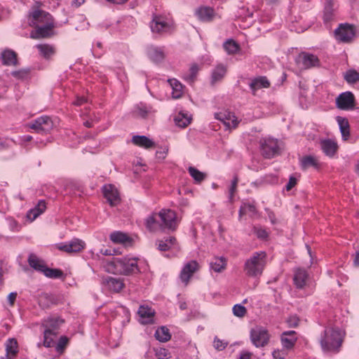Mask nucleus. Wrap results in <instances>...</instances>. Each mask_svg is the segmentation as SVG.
<instances>
[{
	"instance_id": "obj_1",
	"label": "nucleus",
	"mask_w": 359,
	"mask_h": 359,
	"mask_svg": "<svg viewBox=\"0 0 359 359\" xmlns=\"http://www.w3.org/2000/svg\"><path fill=\"white\" fill-rule=\"evenodd\" d=\"M344 332L338 327H326L320 343L325 352L339 353L344 341Z\"/></svg>"
},
{
	"instance_id": "obj_2",
	"label": "nucleus",
	"mask_w": 359,
	"mask_h": 359,
	"mask_svg": "<svg viewBox=\"0 0 359 359\" xmlns=\"http://www.w3.org/2000/svg\"><path fill=\"white\" fill-rule=\"evenodd\" d=\"M266 264V252L264 251L255 252L245 261L243 270L248 276L257 277L262 275Z\"/></svg>"
},
{
	"instance_id": "obj_3",
	"label": "nucleus",
	"mask_w": 359,
	"mask_h": 359,
	"mask_svg": "<svg viewBox=\"0 0 359 359\" xmlns=\"http://www.w3.org/2000/svg\"><path fill=\"white\" fill-rule=\"evenodd\" d=\"M114 273L128 276L140 271L136 258H115L109 264Z\"/></svg>"
},
{
	"instance_id": "obj_4",
	"label": "nucleus",
	"mask_w": 359,
	"mask_h": 359,
	"mask_svg": "<svg viewBox=\"0 0 359 359\" xmlns=\"http://www.w3.org/2000/svg\"><path fill=\"white\" fill-rule=\"evenodd\" d=\"M28 263L32 268L43 273L48 278H60L63 276L62 270L48 268L42 260L32 253L29 256Z\"/></svg>"
},
{
	"instance_id": "obj_5",
	"label": "nucleus",
	"mask_w": 359,
	"mask_h": 359,
	"mask_svg": "<svg viewBox=\"0 0 359 359\" xmlns=\"http://www.w3.org/2000/svg\"><path fill=\"white\" fill-rule=\"evenodd\" d=\"M28 22L31 27H36L43 25H48V22L55 23L54 18L48 12L39 8V6H34L28 15Z\"/></svg>"
},
{
	"instance_id": "obj_6",
	"label": "nucleus",
	"mask_w": 359,
	"mask_h": 359,
	"mask_svg": "<svg viewBox=\"0 0 359 359\" xmlns=\"http://www.w3.org/2000/svg\"><path fill=\"white\" fill-rule=\"evenodd\" d=\"M159 212L161 231H175L178 226V221L175 211L170 209H163Z\"/></svg>"
},
{
	"instance_id": "obj_7",
	"label": "nucleus",
	"mask_w": 359,
	"mask_h": 359,
	"mask_svg": "<svg viewBox=\"0 0 359 359\" xmlns=\"http://www.w3.org/2000/svg\"><path fill=\"white\" fill-rule=\"evenodd\" d=\"M250 339L256 347H264L269 344L270 334L265 327L256 326L250 330Z\"/></svg>"
},
{
	"instance_id": "obj_8",
	"label": "nucleus",
	"mask_w": 359,
	"mask_h": 359,
	"mask_svg": "<svg viewBox=\"0 0 359 359\" xmlns=\"http://www.w3.org/2000/svg\"><path fill=\"white\" fill-rule=\"evenodd\" d=\"M295 62L301 69H307L320 66L318 57L313 54L306 52L300 53L296 57Z\"/></svg>"
},
{
	"instance_id": "obj_9",
	"label": "nucleus",
	"mask_w": 359,
	"mask_h": 359,
	"mask_svg": "<svg viewBox=\"0 0 359 359\" xmlns=\"http://www.w3.org/2000/svg\"><path fill=\"white\" fill-rule=\"evenodd\" d=\"M260 147L262 155L266 158H271L280 154V147L277 140L272 138L262 139Z\"/></svg>"
},
{
	"instance_id": "obj_10",
	"label": "nucleus",
	"mask_w": 359,
	"mask_h": 359,
	"mask_svg": "<svg viewBox=\"0 0 359 359\" xmlns=\"http://www.w3.org/2000/svg\"><path fill=\"white\" fill-rule=\"evenodd\" d=\"M355 35L354 26L348 23L340 24L339 27L334 30V36L339 42L348 43L354 38Z\"/></svg>"
},
{
	"instance_id": "obj_11",
	"label": "nucleus",
	"mask_w": 359,
	"mask_h": 359,
	"mask_svg": "<svg viewBox=\"0 0 359 359\" xmlns=\"http://www.w3.org/2000/svg\"><path fill=\"white\" fill-rule=\"evenodd\" d=\"M29 128L38 133L46 134L53 128V123L48 116L39 117L29 123Z\"/></svg>"
},
{
	"instance_id": "obj_12",
	"label": "nucleus",
	"mask_w": 359,
	"mask_h": 359,
	"mask_svg": "<svg viewBox=\"0 0 359 359\" xmlns=\"http://www.w3.org/2000/svg\"><path fill=\"white\" fill-rule=\"evenodd\" d=\"M336 106L341 110L353 109L355 106L354 95L350 92H344L336 98Z\"/></svg>"
},
{
	"instance_id": "obj_13",
	"label": "nucleus",
	"mask_w": 359,
	"mask_h": 359,
	"mask_svg": "<svg viewBox=\"0 0 359 359\" xmlns=\"http://www.w3.org/2000/svg\"><path fill=\"white\" fill-rule=\"evenodd\" d=\"M172 23L168 22L165 18L162 15H155L150 23V27L152 32L162 34L169 32L172 28Z\"/></svg>"
},
{
	"instance_id": "obj_14",
	"label": "nucleus",
	"mask_w": 359,
	"mask_h": 359,
	"mask_svg": "<svg viewBox=\"0 0 359 359\" xmlns=\"http://www.w3.org/2000/svg\"><path fill=\"white\" fill-rule=\"evenodd\" d=\"M64 320L59 317L50 316L43 320L41 326L44 328L45 335L47 336L49 332L58 334V330ZM47 339V337H46Z\"/></svg>"
},
{
	"instance_id": "obj_15",
	"label": "nucleus",
	"mask_w": 359,
	"mask_h": 359,
	"mask_svg": "<svg viewBox=\"0 0 359 359\" xmlns=\"http://www.w3.org/2000/svg\"><path fill=\"white\" fill-rule=\"evenodd\" d=\"M215 118L223 123L228 129L236 128L239 123L235 114L229 111L215 113Z\"/></svg>"
},
{
	"instance_id": "obj_16",
	"label": "nucleus",
	"mask_w": 359,
	"mask_h": 359,
	"mask_svg": "<svg viewBox=\"0 0 359 359\" xmlns=\"http://www.w3.org/2000/svg\"><path fill=\"white\" fill-rule=\"evenodd\" d=\"M104 197L107 199L111 206L118 205L121 198L117 189L112 184H105L102 187Z\"/></svg>"
},
{
	"instance_id": "obj_17",
	"label": "nucleus",
	"mask_w": 359,
	"mask_h": 359,
	"mask_svg": "<svg viewBox=\"0 0 359 359\" xmlns=\"http://www.w3.org/2000/svg\"><path fill=\"white\" fill-rule=\"evenodd\" d=\"M34 32L31 33L32 39L49 38L53 36V29L55 23L48 22V25L36 26Z\"/></svg>"
},
{
	"instance_id": "obj_18",
	"label": "nucleus",
	"mask_w": 359,
	"mask_h": 359,
	"mask_svg": "<svg viewBox=\"0 0 359 359\" xmlns=\"http://www.w3.org/2000/svg\"><path fill=\"white\" fill-rule=\"evenodd\" d=\"M85 243L78 238H74L65 244H60L57 248L67 253H74L81 252L85 248Z\"/></svg>"
},
{
	"instance_id": "obj_19",
	"label": "nucleus",
	"mask_w": 359,
	"mask_h": 359,
	"mask_svg": "<svg viewBox=\"0 0 359 359\" xmlns=\"http://www.w3.org/2000/svg\"><path fill=\"white\" fill-rule=\"evenodd\" d=\"M156 245L157 249L162 252L168 251L172 249L180 250L179 244L175 236H169L164 239L157 240Z\"/></svg>"
},
{
	"instance_id": "obj_20",
	"label": "nucleus",
	"mask_w": 359,
	"mask_h": 359,
	"mask_svg": "<svg viewBox=\"0 0 359 359\" xmlns=\"http://www.w3.org/2000/svg\"><path fill=\"white\" fill-rule=\"evenodd\" d=\"M198 264L196 261L192 260L187 263L180 273V278L186 285L188 283L190 278L198 270Z\"/></svg>"
},
{
	"instance_id": "obj_21",
	"label": "nucleus",
	"mask_w": 359,
	"mask_h": 359,
	"mask_svg": "<svg viewBox=\"0 0 359 359\" xmlns=\"http://www.w3.org/2000/svg\"><path fill=\"white\" fill-rule=\"evenodd\" d=\"M137 313L140 316L141 323L151 324L154 323L155 311L151 307L140 306Z\"/></svg>"
},
{
	"instance_id": "obj_22",
	"label": "nucleus",
	"mask_w": 359,
	"mask_h": 359,
	"mask_svg": "<svg viewBox=\"0 0 359 359\" xmlns=\"http://www.w3.org/2000/svg\"><path fill=\"white\" fill-rule=\"evenodd\" d=\"M320 147L324 154L330 157L334 156L338 149L337 143L330 139H325L320 141Z\"/></svg>"
},
{
	"instance_id": "obj_23",
	"label": "nucleus",
	"mask_w": 359,
	"mask_h": 359,
	"mask_svg": "<svg viewBox=\"0 0 359 359\" xmlns=\"http://www.w3.org/2000/svg\"><path fill=\"white\" fill-rule=\"evenodd\" d=\"M158 216H159V212H154L147 218L145 224L149 231L154 232L161 230L160 217Z\"/></svg>"
},
{
	"instance_id": "obj_24",
	"label": "nucleus",
	"mask_w": 359,
	"mask_h": 359,
	"mask_svg": "<svg viewBox=\"0 0 359 359\" xmlns=\"http://www.w3.org/2000/svg\"><path fill=\"white\" fill-rule=\"evenodd\" d=\"M309 275L307 271L305 269L298 268L294 271V283L297 288L302 289L303 288L306 283V280L308 279Z\"/></svg>"
},
{
	"instance_id": "obj_25",
	"label": "nucleus",
	"mask_w": 359,
	"mask_h": 359,
	"mask_svg": "<svg viewBox=\"0 0 359 359\" xmlns=\"http://www.w3.org/2000/svg\"><path fill=\"white\" fill-rule=\"evenodd\" d=\"M196 15L201 21L210 22L215 16V11L210 7H200L196 11Z\"/></svg>"
},
{
	"instance_id": "obj_26",
	"label": "nucleus",
	"mask_w": 359,
	"mask_h": 359,
	"mask_svg": "<svg viewBox=\"0 0 359 359\" xmlns=\"http://www.w3.org/2000/svg\"><path fill=\"white\" fill-rule=\"evenodd\" d=\"M46 209V203L44 200H41L37 205L29 210L27 214V217L31 222L34 221L37 217L42 214Z\"/></svg>"
},
{
	"instance_id": "obj_27",
	"label": "nucleus",
	"mask_w": 359,
	"mask_h": 359,
	"mask_svg": "<svg viewBox=\"0 0 359 359\" xmlns=\"http://www.w3.org/2000/svg\"><path fill=\"white\" fill-rule=\"evenodd\" d=\"M104 283L108 289L114 292H119L125 285L121 278L114 277L107 278L104 280Z\"/></svg>"
},
{
	"instance_id": "obj_28",
	"label": "nucleus",
	"mask_w": 359,
	"mask_h": 359,
	"mask_svg": "<svg viewBox=\"0 0 359 359\" xmlns=\"http://www.w3.org/2000/svg\"><path fill=\"white\" fill-rule=\"evenodd\" d=\"M6 358L1 359H13L18 353V341L15 339H9L6 345Z\"/></svg>"
},
{
	"instance_id": "obj_29",
	"label": "nucleus",
	"mask_w": 359,
	"mask_h": 359,
	"mask_svg": "<svg viewBox=\"0 0 359 359\" xmlns=\"http://www.w3.org/2000/svg\"><path fill=\"white\" fill-rule=\"evenodd\" d=\"M2 63L7 66H16L18 64L17 54L12 50H6L1 53Z\"/></svg>"
},
{
	"instance_id": "obj_30",
	"label": "nucleus",
	"mask_w": 359,
	"mask_h": 359,
	"mask_svg": "<svg viewBox=\"0 0 359 359\" xmlns=\"http://www.w3.org/2000/svg\"><path fill=\"white\" fill-rule=\"evenodd\" d=\"M296 332L294 331L284 332L281 336V342L284 348L287 349L292 348L296 341Z\"/></svg>"
},
{
	"instance_id": "obj_31",
	"label": "nucleus",
	"mask_w": 359,
	"mask_h": 359,
	"mask_svg": "<svg viewBox=\"0 0 359 359\" xmlns=\"http://www.w3.org/2000/svg\"><path fill=\"white\" fill-rule=\"evenodd\" d=\"M270 86V83L266 76H259L254 79L250 84V88L252 91L253 95L257 90L261 88H266Z\"/></svg>"
},
{
	"instance_id": "obj_32",
	"label": "nucleus",
	"mask_w": 359,
	"mask_h": 359,
	"mask_svg": "<svg viewBox=\"0 0 359 359\" xmlns=\"http://www.w3.org/2000/svg\"><path fill=\"white\" fill-rule=\"evenodd\" d=\"M110 239L114 243H120L125 245H130L133 241L130 236L121 231H114L111 233Z\"/></svg>"
},
{
	"instance_id": "obj_33",
	"label": "nucleus",
	"mask_w": 359,
	"mask_h": 359,
	"mask_svg": "<svg viewBox=\"0 0 359 359\" xmlns=\"http://www.w3.org/2000/svg\"><path fill=\"white\" fill-rule=\"evenodd\" d=\"M132 142L136 146L145 149L152 148L155 145L151 140L144 135H134L132 138Z\"/></svg>"
},
{
	"instance_id": "obj_34",
	"label": "nucleus",
	"mask_w": 359,
	"mask_h": 359,
	"mask_svg": "<svg viewBox=\"0 0 359 359\" xmlns=\"http://www.w3.org/2000/svg\"><path fill=\"white\" fill-rule=\"evenodd\" d=\"M300 165L302 170H305L309 168H313L318 169L320 168V163L318 159L313 156H303L300 161Z\"/></svg>"
},
{
	"instance_id": "obj_35",
	"label": "nucleus",
	"mask_w": 359,
	"mask_h": 359,
	"mask_svg": "<svg viewBox=\"0 0 359 359\" xmlns=\"http://www.w3.org/2000/svg\"><path fill=\"white\" fill-rule=\"evenodd\" d=\"M336 119L339 126L342 139L347 140L350 137V125L348 119L341 116H337Z\"/></svg>"
},
{
	"instance_id": "obj_36",
	"label": "nucleus",
	"mask_w": 359,
	"mask_h": 359,
	"mask_svg": "<svg viewBox=\"0 0 359 359\" xmlns=\"http://www.w3.org/2000/svg\"><path fill=\"white\" fill-rule=\"evenodd\" d=\"M39 305L43 308H48L51 305H55L58 303V298L53 294L44 293L39 297Z\"/></svg>"
},
{
	"instance_id": "obj_37",
	"label": "nucleus",
	"mask_w": 359,
	"mask_h": 359,
	"mask_svg": "<svg viewBox=\"0 0 359 359\" xmlns=\"http://www.w3.org/2000/svg\"><path fill=\"white\" fill-rule=\"evenodd\" d=\"M152 111L153 109L151 106L140 102L135 107L133 114L136 116L146 118Z\"/></svg>"
},
{
	"instance_id": "obj_38",
	"label": "nucleus",
	"mask_w": 359,
	"mask_h": 359,
	"mask_svg": "<svg viewBox=\"0 0 359 359\" xmlns=\"http://www.w3.org/2000/svg\"><path fill=\"white\" fill-rule=\"evenodd\" d=\"M226 69L223 65H218L212 71L211 76L212 85L215 84L217 82L221 81L226 74Z\"/></svg>"
},
{
	"instance_id": "obj_39",
	"label": "nucleus",
	"mask_w": 359,
	"mask_h": 359,
	"mask_svg": "<svg viewBox=\"0 0 359 359\" xmlns=\"http://www.w3.org/2000/svg\"><path fill=\"white\" fill-rule=\"evenodd\" d=\"M36 47L39 50L40 55L46 59H49L55 53V47L48 43L38 44Z\"/></svg>"
},
{
	"instance_id": "obj_40",
	"label": "nucleus",
	"mask_w": 359,
	"mask_h": 359,
	"mask_svg": "<svg viewBox=\"0 0 359 359\" xmlns=\"http://www.w3.org/2000/svg\"><path fill=\"white\" fill-rule=\"evenodd\" d=\"M168 82L172 89V97L175 99L181 97L183 93V86L182 83L175 79H169Z\"/></svg>"
},
{
	"instance_id": "obj_41",
	"label": "nucleus",
	"mask_w": 359,
	"mask_h": 359,
	"mask_svg": "<svg viewBox=\"0 0 359 359\" xmlns=\"http://www.w3.org/2000/svg\"><path fill=\"white\" fill-rule=\"evenodd\" d=\"M154 335L156 339L161 342H166L171 338L169 330L165 326L157 329Z\"/></svg>"
},
{
	"instance_id": "obj_42",
	"label": "nucleus",
	"mask_w": 359,
	"mask_h": 359,
	"mask_svg": "<svg viewBox=\"0 0 359 359\" xmlns=\"http://www.w3.org/2000/svg\"><path fill=\"white\" fill-rule=\"evenodd\" d=\"M226 266V259L223 257H216L215 259L210 262V268L214 271L219 273L222 272L224 269H225Z\"/></svg>"
},
{
	"instance_id": "obj_43",
	"label": "nucleus",
	"mask_w": 359,
	"mask_h": 359,
	"mask_svg": "<svg viewBox=\"0 0 359 359\" xmlns=\"http://www.w3.org/2000/svg\"><path fill=\"white\" fill-rule=\"evenodd\" d=\"M148 55L154 62H161L164 59V53L163 50L155 47H151L149 48Z\"/></svg>"
},
{
	"instance_id": "obj_44",
	"label": "nucleus",
	"mask_w": 359,
	"mask_h": 359,
	"mask_svg": "<svg viewBox=\"0 0 359 359\" xmlns=\"http://www.w3.org/2000/svg\"><path fill=\"white\" fill-rule=\"evenodd\" d=\"M191 118L187 114L180 112L175 118V124L180 128H185L190 124Z\"/></svg>"
},
{
	"instance_id": "obj_45",
	"label": "nucleus",
	"mask_w": 359,
	"mask_h": 359,
	"mask_svg": "<svg viewBox=\"0 0 359 359\" xmlns=\"http://www.w3.org/2000/svg\"><path fill=\"white\" fill-rule=\"evenodd\" d=\"M57 334L53 333V332H49L48 334L47 335V339L46 338V335H45V330L43 331V341L42 343L39 342L37 344V346L39 348H41V346H43L46 348H50V347H53L55 344V338L57 337Z\"/></svg>"
},
{
	"instance_id": "obj_46",
	"label": "nucleus",
	"mask_w": 359,
	"mask_h": 359,
	"mask_svg": "<svg viewBox=\"0 0 359 359\" xmlns=\"http://www.w3.org/2000/svg\"><path fill=\"white\" fill-rule=\"evenodd\" d=\"M223 46L227 53L230 55L235 54L240 50L239 45L233 39H228Z\"/></svg>"
},
{
	"instance_id": "obj_47",
	"label": "nucleus",
	"mask_w": 359,
	"mask_h": 359,
	"mask_svg": "<svg viewBox=\"0 0 359 359\" xmlns=\"http://www.w3.org/2000/svg\"><path fill=\"white\" fill-rule=\"evenodd\" d=\"M344 80L349 84H353L359 81V73L355 69H349L344 76Z\"/></svg>"
},
{
	"instance_id": "obj_48",
	"label": "nucleus",
	"mask_w": 359,
	"mask_h": 359,
	"mask_svg": "<svg viewBox=\"0 0 359 359\" xmlns=\"http://www.w3.org/2000/svg\"><path fill=\"white\" fill-rule=\"evenodd\" d=\"M188 170L189 175L194 178L196 183H201L206 177V175L204 172L199 171L196 168L189 167Z\"/></svg>"
},
{
	"instance_id": "obj_49",
	"label": "nucleus",
	"mask_w": 359,
	"mask_h": 359,
	"mask_svg": "<svg viewBox=\"0 0 359 359\" xmlns=\"http://www.w3.org/2000/svg\"><path fill=\"white\" fill-rule=\"evenodd\" d=\"M198 67L197 65H192L189 69V73L184 75V79L190 83H194L198 74Z\"/></svg>"
},
{
	"instance_id": "obj_50",
	"label": "nucleus",
	"mask_w": 359,
	"mask_h": 359,
	"mask_svg": "<svg viewBox=\"0 0 359 359\" xmlns=\"http://www.w3.org/2000/svg\"><path fill=\"white\" fill-rule=\"evenodd\" d=\"M29 72L30 71L29 69H22L18 71H13L11 74L13 77L18 80H25L28 78Z\"/></svg>"
},
{
	"instance_id": "obj_51",
	"label": "nucleus",
	"mask_w": 359,
	"mask_h": 359,
	"mask_svg": "<svg viewBox=\"0 0 359 359\" xmlns=\"http://www.w3.org/2000/svg\"><path fill=\"white\" fill-rule=\"evenodd\" d=\"M333 15L332 3L330 0L326 1L324 10V20L325 21H330Z\"/></svg>"
},
{
	"instance_id": "obj_52",
	"label": "nucleus",
	"mask_w": 359,
	"mask_h": 359,
	"mask_svg": "<svg viewBox=\"0 0 359 359\" xmlns=\"http://www.w3.org/2000/svg\"><path fill=\"white\" fill-rule=\"evenodd\" d=\"M68 341L69 339L67 337H61L55 346V350L60 353H62L67 345Z\"/></svg>"
},
{
	"instance_id": "obj_53",
	"label": "nucleus",
	"mask_w": 359,
	"mask_h": 359,
	"mask_svg": "<svg viewBox=\"0 0 359 359\" xmlns=\"http://www.w3.org/2000/svg\"><path fill=\"white\" fill-rule=\"evenodd\" d=\"M247 312L245 306L241 304H236L233 307V313L237 317H243Z\"/></svg>"
},
{
	"instance_id": "obj_54",
	"label": "nucleus",
	"mask_w": 359,
	"mask_h": 359,
	"mask_svg": "<svg viewBox=\"0 0 359 359\" xmlns=\"http://www.w3.org/2000/svg\"><path fill=\"white\" fill-rule=\"evenodd\" d=\"M156 356L158 359H169L170 353L168 349L160 348L156 350Z\"/></svg>"
},
{
	"instance_id": "obj_55",
	"label": "nucleus",
	"mask_w": 359,
	"mask_h": 359,
	"mask_svg": "<svg viewBox=\"0 0 359 359\" xmlns=\"http://www.w3.org/2000/svg\"><path fill=\"white\" fill-rule=\"evenodd\" d=\"M227 346V343L215 337L214 339V347L218 351L224 350Z\"/></svg>"
},
{
	"instance_id": "obj_56",
	"label": "nucleus",
	"mask_w": 359,
	"mask_h": 359,
	"mask_svg": "<svg viewBox=\"0 0 359 359\" xmlns=\"http://www.w3.org/2000/svg\"><path fill=\"white\" fill-rule=\"evenodd\" d=\"M238 183V177L237 175H234L233 179L231 182V185L229 189L230 197L232 198L236 190L237 184Z\"/></svg>"
},
{
	"instance_id": "obj_57",
	"label": "nucleus",
	"mask_w": 359,
	"mask_h": 359,
	"mask_svg": "<svg viewBox=\"0 0 359 359\" xmlns=\"http://www.w3.org/2000/svg\"><path fill=\"white\" fill-rule=\"evenodd\" d=\"M272 355L275 359H285L286 353L285 351L275 350L273 351Z\"/></svg>"
},
{
	"instance_id": "obj_58",
	"label": "nucleus",
	"mask_w": 359,
	"mask_h": 359,
	"mask_svg": "<svg viewBox=\"0 0 359 359\" xmlns=\"http://www.w3.org/2000/svg\"><path fill=\"white\" fill-rule=\"evenodd\" d=\"M297 184V179L294 177L291 176L289 179V182L286 185L287 191L291 190Z\"/></svg>"
},
{
	"instance_id": "obj_59",
	"label": "nucleus",
	"mask_w": 359,
	"mask_h": 359,
	"mask_svg": "<svg viewBox=\"0 0 359 359\" xmlns=\"http://www.w3.org/2000/svg\"><path fill=\"white\" fill-rule=\"evenodd\" d=\"M243 205L244 206L247 212H252L253 214L256 212V208L253 204L243 203Z\"/></svg>"
},
{
	"instance_id": "obj_60",
	"label": "nucleus",
	"mask_w": 359,
	"mask_h": 359,
	"mask_svg": "<svg viewBox=\"0 0 359 359\" xmlns=\"http://www.w3.org/2000/svg\"><path fill=\"white\" fill-rule=\"evenodd\" d=\"M17 292H11L8 296V301L11 306H13L17 297Z\"/></svg>"
},
{
	"instance_id": "obj_61",
	"label": "nucleus",
	"mask_w": 359,
	"mask_h": 359,
	"mask_svg": "<svg viewBox=\"0 0 359 359\" xmlns=\"http://www.w3.org/2000/svg\"><path fill=\"white\" fill-rule=\"evenodd\" d=\"M257 236L259 238H266L268 237V233L264 229H258L256 231Z\"/></svg>"
},
{
	"instance_id": "obj_62",
	"label": "nucleus",
	"mask_w": 359,
	"mask_h": 359,
	"mask_svg": "<svg viewBox=\"0 0 359 359\" xmlns=\"http://www.w3.org/2000/svg\"><path fill=\"white\" fill-rule=\"evenodd\" d=\"M87 102V99L83 97V96H81V97H78L76 100V101H74V104L76 106H81V104H83V103L86 102Z\"/></svg>"
},
{
	"instance_id": "obj_63",
	"label": "nucleus",
	"mask_w": 359,
	"mask_h": 359,
	"mask_svg": "<svg viewBox=\"0 0 359 359\" xmlns=\"http://www.w3.org/2000/svg\"><path fill=\"white\" fill-rule=\"evenodd\" d=\"M268 217L271 221V222L273 224H275L278 222L276 218V215H275V213L272 211H269L268 212Z\"/></svg>"
},
{
	"instance_id": "obj_64",
	"label": "nucleus",
	"mask_w": 359,
	"mask_h": 359,
	"mask_svg": "<svg viewBox=\"0 0 359 359\" xmlns=\"http://www.w3.org/2000/svg\"><path fill=\"white\" fill-rule=\"evenodd\" d=\"M252 353L249 352L242 353L239 359H250Z\"/></svg>"
}]
</instances>
